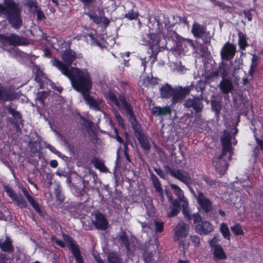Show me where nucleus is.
<instances>
[{"label": "nucleus", "instance_id": "3", "mask_svg": "<svg viewBox=\"0 0 263 263\" xmlns=\"http://www.w3.org/2000/svg\"><path fill=\"white\" fill-rule=\"evenodd\" d=\"M148 27L150 33L148 46L149 49L151 50L150 58H153L152 63H154L157 60L158 53L160 51L159 44L160 35H162L166 40L170 41L174 40L177 38V33L174 29H164L160 21L156 17H154L153 22L149 21Z\"/></svg>", "mask_w": 263, "mask_h": 263}, {"label": "nucleus", "instance_id": "47", "mask_svg": "<svg viewBox=\"0 0 263 263\" xmlns=\"http://www.w3.org/2000/svg\"><path fill=\"white\" fill-rule=\"evenodd\" d=\"M155 231L157 233H161L164 230V223L163 222L155 221Z\"/></svg>", "mask_w": 263, "mask_h": 263}, {"label": "nucleus", "instance_id": "60", "mask_svg": "<svg viewBox=\"0 0 263 263\" xmlns=\"http://www.w3.org/2000/svg\"><path fill=\"white\" fill-rule=\"evenodd\" d=\"M165 193L169 201H173V197L171 190L170 189H165Z\"/></svg>", "mask_w": 263, "mask_h": 263}, {"label": "nucleus", "instance_id": "12", "mask_svg": "<svg viewBox=\"0 0 263 263\" xmlns=\"http://www.w3.org/2000/svg\"><path fill=\"white\" fill-rule=\"evenodd\" d=\"M4 190L6 192L7 195L14 202L17 206L21 209H25L27 207V202L21 195H17L13 189L9 185H3Z\"/></svg>", "mask_w": 263, "mask_h": 263}, {"label": "nucleus", "instance_id": "45", "mask_svg": "<svg viewBox=\"0 0 263 263\" xmlns=\"http://www.w3.org/2000/svg\"><path fill=\"white\" fill-rule=\"evenodd\" d=\"M260 58L258 55L256 54H252V58L251 59V64L250 66V67L254 68H257L259 65V60Z\"/></svg>", "mask_w": 263, "mask_h": 263}, {"label": "nucleus", "instance_id": "53", "mask_svg": "<svg viewBox=\"0 0 263 263\" xmlns=\"http://www.w3.org/2000/svg\"><path fill=\"white\" fill-rule=\"evenodd\" d=\"M183 45H184L185 47L189 46L192 48H195V45L193 41L192 40L189 39L184 41V42L182 43L181 46H183Z\"/></svg>", "mask_w": 263, "mask_h": 263}, {"label": "nucleus", "instance_id": "33", "mask_svg": "<svg viewBox=\"0 0 263 263\" xmlns=\"http://www.w3.org/2000/svg\"><path fill=\"white\" fill-rule=\"evenodd\" d=\"M238 35V44L239 45V48L242 50H246V48L249 46L247 41L246 35L241 32H239Z\"/></svg>", "mask_w": 263, "mask_h": 263}, {"label": "nucleus", "instance_id": "50", "mask_svg": "<svg viewBox=\"0 0 263 263\" xmlns=\"http://www.w3.org/2000/svg\"><path fill=\"white\" fill-rule=\"evenodd\" d=\"M0 263H12V259L4 253H0Z\"/></svg>", "mask_w": 263, "mask_h": 263}, {"label": "nucleus", "instance_id": "28", "mask_svg": "<svg viewBox=\"0 0 263 263\" xmlns=\"http://www.w3.org/2000/svg\"><path fill=\"white\" fill-rule=\"evenodd\" d=\"M151 180L156 192L158 194L161 198H164L163 191L161 187V184L157 177L154 174H151Z\"/></svg>", "mask_w": 263, "mask_h": 263}, {"label": "nucleus", "instance_id": "30", "mask_svg": "<svg viewBox=\"0 0 263 263\" xmlns=\"http://www.w3.org/2000/svg\"><path fill=\"white\" fill-rule=\"evenodd\" d=\"M91 162L93 164L96 168L99 170L101 172H106L108 170L103 161L99 158H93L91 160Z\"/></svg>", "mask_w": 263, "mask_h": 263}, {"label": "nucleus", "instance_id": "52", "mask_svg": "<svg viewBox=\"0 0 263 263\" xmlns=\"http://www.w3.org/2000/svg\"><path fill=\"white\" fill-rule=\"evenodd\" d=\"M51 240L52 241H54L55 243L58 245L59 246H60V247L62 248H64L65 247V243H64V242L62 240H60V239H57L55 236H52L51 237Z\"/></svg>", "mask_w": 263, "mask_h": 263}, {"label": "nucleus", "instance_id": "39", "mask_svg": "<svg viewBox=\"0 0 263 263\" xmlns=\"http://www.w3.org/2000/svg\"><path fill=\"white\" fill-rule=\"evenodd\" d=\"M119 239L121 241L122 243L124 245L125 249L127 250H129L130 243L128 237L126 235V234L124 233L123 234L121 235L119 237Z\"/></svg>", "mask_w": 263, "mask_h": 263}, {"label": "nucleus", "instance_id": "13", "mask_svg": "<svg viewBox=\"0 0 263 263\" xmlns=\"http://www.w3.org/2000/svg\"><path fill=\"white\" fill-rule=\"evenodd\" d=\"M202 100V97L195 96L186 100L183 105L186 108H193L196 113H200L204 107Z\"/></svg>", "mask_w": 263, "mask_h": 263}, {"label": "nucleus", "instance_id": "37", "mask_svg": "<svg viewBox=\"0 0 263 263\" xmlns=\"http://www.w3.org/2000/svg\"><path fill=\"white\" fill-rule=\"evenodd\" d=\"M191 220H193L194 224H198L202 221V217L198 212L191 214L190 216H189L187 220L190 221Z\"/></svg>", "mask_w": 263, "mask_h": 263}, {"label": "nucleus", "instance_id": "36", "mask_svg": "<svg viewBox=\"0 0 263 263\" xmlns=\"http://www.w3.org/2000/svg\"><path fill=\"white\" fill-rule=\"evenodd\" d=\"M230 229L235 236L243 235L244 234L242 226L238 223L231 227Z\"/></svg>", "mask_w": 263, "mask_h": 263}, {"label": "nucleus", "instance_id": "35", "mask_svg": "<svg viewBox=\"0 0 263 263\" xmlns=\"http://www.w3.org/2000/svg\"><path fill=\"white\" fill-rule=\"evenodd\" d=\"M107 260L109 263H121V259L118 254L115 252L109 253L107 256Z\"/></svg>", "mask_w": 263, "mask_h": 263}, {"label": "nucleus", "instance_id": "11", "mask_svg": "<svg viewBox=\"0 0 263 263\" xmlns=\"http://www.w3.org/2000/svg\"><path fill=\"white\" fill-rule=\"evenodd\" d=\"M21 191L24 196L26 197L27 201L33 210L41 217H44L46 213V211L42 209L39 203L35 200V198L30 195L29 191L24 187L21 188Z\"/></svg>", "mask_w": 263, "mask_h": 263}, {"label": "nucleus", "instance_id": "17", "mask_svg": "<svg viewBox=\"0 0 263 263\" xmlns=\"http://www.w3.org/2000/svg\"><path fill=\"white\" fill-rule=\"evenodd\" d=\"M232 134L228 130H224L220 138L222 145V156L226 155L232 150Z\"/></svg>", "mask_w": 263, "mask_h": 263}, {"label": "nucleus", "instance_id": "23", "mask_svg": "<svg viewBox=\"0 0 263 263\" xmlns=\"http://www.w3.org/2000/svg\"><path fill=\"white\" fill-rule=\"evenodd\" d=\"M226 73L225 66L223 62H222L216 69L213 70L210 74L206 75L205 79L206 80H211L220 74L223 78L225 76Z\"/></svg>", "mask_w": 263, "mask_h": 263}, {"label": "nucleus", "instance_id": "49", "mask_svg": "<svg viewBox=\"0 0 263 263\" xmlns=\"http://www.w3.org/2000/svg\"><path fill=\"white\" fill-rule=\"evenodd\" d=\"M255 141L258 146L255 147L253 152L254 153H256V150H258V149H260L261 151H263V140L260 139L259 138L256 137Z\"/></svg>", "mask_w": 263, "mask_h": 263}, {"label": "nucleus", "instance_id": "44", "mask_svg": "<svg viewBox=\"0 0 263 263\" xmlns=\"http://www.w3.org/2000/svg\"><path fill=\"white\" fill-rule=\"evenodd\" d=\"M90 20L95 23L100 24L102 22V17L98 16L96 13H90L88 15Z\"/></svg>", "mask_w": 263, "mask_h": 263}, {"label": "nucleus", "instance_id": "46", "mask_svg": "<svg viewBox=\"0 0 263 263\" xmlns=\"http://www.w3.org/2000/svg\"><path fill=\"white\" fill-rule=\"evenodd\" d=\"M47 96L48 93L46 91H42L37 94L36 100L38 101L41 105H44L45 99L47 98Z\"/></svg>", "mask_w": 263, "mask_h": 263}, {"label": "nucleus", "instance_id": "40", "mask_svg": "<svg viewBox=\"0 0 263 263\" xmlns=\"http://www.w3.org/2000/svg\"><path fill=\"white\" fill-rule=\"evenodd\" d=\"M139 15V14L138 12H135L133 10H131L125 14L124 17L128 20L132 21L137 19Z\"/></svg>", "mask_w": 263, "mask_h": 263}, {"label": "nucleus", "instance_id": "27", "mask_svg": "<svg viewBox=\"0 0 263 263\" xmlns=\"http://www.w3.org/2000/svg\"><path fill=\"white\" fill-rule=\"evenodd\" d=\"M91 41V44L93 45L97 46L100 48H103L104 39L99 34H97L96 32H90L88 34Z\"/></svg>", "mask_w": 263, "mask_h": 263}, {"label": "nucleus", "instance_id": "1", "mask_svg": "<svg viewBox=\"0 0 263 263\" xmlns=\"http://www.w3.org/2000/svg\"><path fill=\"white\" fill-rule=\"evenodd\" d=\"M107 99L109 101L110 104H112L120 110H124L125 111L130 122L135 136L141 148L145 151H149L151 148L149 139L141 128L140 125H138L133 107L126 100L125 96L123 94L117 93L116 91L109 90L108 92Z\"/></svg>", "mask_w": 263, "mask_h": 263}, {"label": "nucleus", "instance_id": "57", "mask_svg": "<svg viewBox=\"0 0 263 263\" xmlns=\"http://www.w3.org/2000/svg\"><path fill=\"white\" fill-rule=\"evenodd\" d=\"M175 194L176 196H177L178 198L180 201H183L182 199L184 197L183 192L181 189L179 190L175 191Z\"/></svg>", "mask_w": 263, "mask_h": 263}, {"label": "nucleus", "instance_id": "41", "mask_svg": "<svg viewBox=\"0 0 263 263\" xmlns=\"http://www.w3.org/2000/svg\"><path fill=\"white\" fill-rule=\"evenodd\" d=\"M32 12L33 13H36L37 21H41L46 19L44 13L40 7L36 10H32Z\"/></svg>", "mask_w": 263, "mask_h": 263}, {"label": "nucleus", "instance_id": "19", "mask_svg": "<svg viewBox=\"0 0 263 263\" xmlns=\"http://www.w3.org/2000/svg\"><path fill=\"white\" fill-rule=\"evenodd\" d=\"M196 232L201 235H206L214 230V226L208 221H202L195 226Z\"/></svg>", "mask_w": 263, "mask_h": 263}, {"label": "nucleus", "instance_id": "7", "mask_svg": "<svg viewBox=\"0 0 263 263\" xmlns=\"http://www.w3.org/2000/svg\"><path fill=\"white\" fill-rule=\"evenodd\" d=\"M64 240L69 243V249L75 258L77 263H84L83 257L81 254L78 245L74 239L70 235L66 234L62 235Z\"/></svg>", "mask_w": 263, "mask_h": 263}, {"label": "nucleus", "instance_id": "48", "mask_svg": "<svg viewBox=\"0 0 263 263\" xmlns=\"http://www.w3.org/2000/svg\"><path fill=\"white\" fill-rule=\"evenodd\" d=\"M181 208L173 207L171 211L168 213L167 216L169 217H174L178 215L180 212Z\"/></svg>", "mask_w": 263, "mask_h": 263}, {"label": "nucleus", "instance_id": "18", "mask_svg": "<svg viewBox=\"0 0 263 263\" xmlns=\"http://www.w3.org/2000/svg\"><path fill=\"white\" fill-rule=\"evenodd\" d=\"M95 220L92 222L95 228L98 230H106L108 226V222L105 215L101 212H97L95 214Z\"/></svg>", "mask_w": 263, "mask_h": 263}, {"label": "nucleus", "instance_id": "6", "mask_svg": "<svg viewBox=\"0 0 263 263\" xmlns=\"http://www.w3.org/2000/svg\"><path fill=\"white\" fill-rule=\"evenodd\" d=\"M164 167L167 173L170 175L190 187V185L192 183V179L187 172L182 169H176L168 165H165Z\"/></svg>", "mask_w": 263, "mask_h": 263}, {"label": "nucleus", "instance_id": "26", "mask_svg": "<svg viewBox=\"0 0 263 263\" xmlns=\"http://www.w3.org/2000/svg\"><path fill=\"white\" fill-rule=\"evenodd\" d=\"M174 88L171 85L166 83L160 88V94L162 98L170 99L172 98Z\"/></svg>", "mask_w": 263, "mask_h": 263}, {"label": "nucleus", "instance_id": "42", "mask_svg": "<svg viewBox=\"0 0 263 263\" xmlns=\"http://www.w3.org/2000/svg\"><path fill=\"white\" fill-rule=\"evenodd\" d=\"M190 240L195 247H199L201 245L200 238L197 235L190 236Z\"/></svg>", "mask_w": 263, "mask_h": 263}, {"label": "nucleus", "instance_id": "56", "mask_svg": "<svg viewBox=\"0 0 263 263\" xmlns=\"http://www.w3.org/2000/svg\"><path fill=\"white\" fill-rule=\"evenodd\" d=\"M217 242V239L215 236H214L212 239L209 240V245L211 248L214 249L216 248V246L218 245L216 244Z\"/></svg>", "mask_w": 263, "mask_h": 263}, {"label": "nucleus", "instance_id": "55", "mask_svg": "<svg viewBox=\"0 0 263 263\" xmlns=\"http://www.w3.org/2000/svg\"><path fill=\"white\" fill-rule=\"evenodd\" d=\"M182 208H183L182 212H183V215L185 218L188 219L189 216H190L191 214L190 213L189 210L187 208V204L186 205L183 204L182 206Z\"/></svg>", "mask_w": 263, "mask_h": 263}, {"label": "nucleus", "instance_id": "58", "mask_svg": "<svg viewBox=\"0 0 263 263\" xmlns=\"http://www.w3.org/2000/svg\"><path fill=\"white\" fill-rule=\"evenodd\" d=\"M83 228L85 231H90L92 229V226L91 225L89 222H84L83 223Z\"/></svg>", "mask_w": 263, "mask_h": 263}, {"label": "nucleus", "instance_id": "14", "mask_svg": "<svg viewBox=\"0 0 263 263\" xmlns=\"http://www.w3.org/2000/svg\"><path fill=\"white\" fill-rule=\"evenodd\" d=\"M236 52V46L229 41L227 42L221 49V58L223 61H231L235 57Z\"/></svg>", "mask_w": 263, "mask_h": 263}, {"label": "nucleus", "instance_id": "38", "mask_svg": "<svg viewBox=\"0 0 263 263\" xmlns=\"http://www.w3.org/2000/svg\"><path fill=\"white\" fill-rule=\"evenodd\" d=\"M163 16L164 20L163 22H161V23H162V25H163V24H164V27H163V28L167 29H174L176 25V23H171L169 20V18L167 16H166L165 14H163Z\"/></svg>", "mask_w": 263, "mask_h": 263}, {"label": "nucleus", "instance_id": "5", "mask_svg": "<svg viewBox=\"0 0 263 263\" xmlns=\"http://www.w3.org/2000/svg\"><path fill=\"white\" fill-rule=\"evenodd\" d=\"M17 105L13 102L9 103L5 107L7 112L12 116L9 118V122L13 125L16 130L19 131L21 129L20 125H23L24 120L21 112L17 110Z\"/></svg>", "mask_w": 263, "mask_h": 263}, {"label": "nucleus", "instance_id": "15", "mask_svg": "<svg viewBox=\"0 0 263 263\" xmlns=\"http://www.w3.org/2000/svg\"><path fill=\"white\" fill-rule=\"evenodd\" d=\"M19 95L14 90H11L0 83V101L12 102L18 99Z\"/></svg>", "mask_w": 263, "mask_h": 263}, {"label": "nucleus", "instance_id": "16", "mask_svg": "<svg viewBox=\"0 0 263 263\" xmlns=\"http://www.w3.org/2000/svg\"><path fill=\"white\" fill-rule=\"evenodd\" d=\"M189 232L188 225L184 223H179L174 229L173 239L175 242L179 241L180 239L186 238Z\"/></svg>", "mask_w": 263, "mask_h": 263}, {"label": "nucleus", "instance_id": "22", "mask_svg": "<svg viewBox=\"0 0 263 263\" xmlns=\"http://www.w3.org/2000/svg\"><path fill=\"white\" fill-rule=\"evenodd\" d=\"M206 30V27L198 23L193 24L191 32L196 39H201L204 35Z\"/></svg>", "mask_w": 263, "mask_h": 263}, {"label": "nucleus", "instance_id": "63", "mask_svg": "<svg viewBox=\"0 0 263 263\" xmlns=\"http://www.w3.org/2000/svg\"><path fill=\"white\" fill-rule=\"evenodd\" d=\"M242 84L243 86L250 87L251 85L248 78L243 77L242 79Z\"/></svg>", "mask_w": 263, "mask_h": 263}, {"label": "nucleus", "instance_id": "59", "mask_svg": "<svg viewBox=\"0 0 263 263\" xmlns=\"http://www.w3.org/2000/svg\"><path fill=\"white\" fill-rule=\"evenodd\" d=\"M55 196L60 201L63 202L64 200V197L63 195L61 193L60 191L57 190L55 193Z\"/></svg>", "mask_w": 263, "mask_h": 263}, {"label": "nucleus", "instance_id": "2", "mask_svg": "<svg viewBox=\"0 0 263 263\" xmlns=\"http://www.w3.org/2000/svg\"><path fill=\"white\" fill-rule=\"evenodd\" d=\"M52 62L53 66L70 80L72 87L76 91L82 95L90 92L92 87V81L90 73L86 69L69 68L56 59L52 60Z\"/></svg>", "mask_w": 263, "mask_h": 263}, {"label": "nucleus", "instance_id": "8", "mask_svg": "<svg viewBox=\"0 0 263 263\" xmlns=\"http://www.w3.org/2000/svg\"><path fill=\"white\" fill-rule=\"evenodd\" d=\"M197 203L199 205L198 209L201 212L208 214L212 211L213 204L211 200L206 198L202 192L198 191L196 197Z\"/></svg>", "mask_w": 263, "mask_h": 263}, {"label": "nucleus", "instance_id": "64", "mask_svg": "<svg viewBox=\"0 0 263 263\" xmlns=\"http://www.w3.org/2000/svg\"><path fill=\"white\" fill-rule=\"evenodd\" d=\"M104 28H106L109 24L110 21L107 17H102V22Z\"/></svg>", "mask_w": 263, "mask_h": 263}, {"label": "nucleus", "instance_id": "43", "mask_svg": "<svg viewBox=\"0 0 263 263\" xmlns=\"http://www.w3.org/2000/svg\"><path fill=\"white\" fill-rule=\"evenodd\" d=\"M26 5L31 9L36 10L39 7L37 6L36 0H26Z\"/></svg>", "mask_w": 263, "mask_h": 263}, {"label": "nucleus", "instance_id": "62", "mask_svg": "<svg viewBox=\"0 0 263 263\" xmlns=\"http://www.w3.org/2000/svg\"><path fill=\"white\" fill-rule=\"evenodd\" d=\"M179 21L180 23H182L186 26L189 25V21H187V18L186 16H179Z\"/></svg>", "mask_w": 263, "mask_h": 263}, {"label": "nucleus", "instance_id": "54", "mask_svg": "<svg viewBox=\"0 0 263 263\" xmlns=\"http://www.w3.org/2000/svg\"><path fill=\"white\" fill-rule=\"evenodd\" d=\"M154 170L155 172L157 173V174L160 176V178H161L162 179L165 178V173L160 167H158V168L154 167Z\"/></svg>", "mask_w": 263, "mask_h": 263}, {"label": "nucleus", "instance_id": "34", "mask_svg": "<svg viewBox=\"0 0 263 263\" xmlns=\"http://www.w3.org/2000/svg\"><path fill=\"white\" fill-rule=\"evenodd\" d=\"M220 231L221 233L222 234L223 237L228 240H230L231 239V234L230 232V230L227 224L225 223H222L220 228Z\"/></svg>", "mask_w": 263, "mask_h": 263}, {"label": "nucleus", "instance_id": "9", "mask_svg": "<svg viewBox=\"0 0 263 263\" xmlns=\"http://www.w3.org/2000/svg\"><path fill=\"white\" fill-rule=\"evenodd\" d=\"M0 39L6 41L10 45L13 46H25L29 44V40L27 38L15 33H11L9 36L1 34Z\"/></svg>", "mask_w": 263, "mask_h": 263}, {"label": "nucleus", "instance_id": "29", "mask_svg": "<svg viewBox=\"0 0 263 263\" xmlns=\"http://www.w3.org/2000/svg\"><path fill=\"white\" fill-rule=\"evenodd\" d=\"M171 113V109L170 106L164 107L155 106L153 108L152 114L154 115H166Z\"/></svg>", "mask_w": 263, "mask_h": 263}, {"label": "nucleus", "instance_id": "32", "mask_svg": "<svg viewBox=\"0 0 263 263\" xmlns=\"http://www.w3.org/2000/svg\"><path fill=\"white\" fill-rule=\"evenodd\" d=\"M211 109L215 113V116L217 119L220 117L222 106L221 102L216 100L211 101Z\"/></svg>", "mask_w": 263, "mask_h": 263}, {"label": "nucleus", "instance_id": "24", "mask_svg": "<svg viewBox=\"0 0 263 263\" xmlns=\"http://www.w3.org/2000/svg\"><path fill=\"white\" fill-rule=\"evenodd\" d=\"M219 88L223 94H228L233 89V85L230 79L223 77L220 83Z\"/></svg>", "mask_w": 263, "mask_h": 263}, {"label": "nucleus", "instance_id": "20", "mask_svg": "<svg viewBox=\"0 0 263 263\" xmlns=\"http://www.w3.org/2000/svg\"><path fill=\"white\" fill-rule=\"evenodd\" d=\"M61 58L64 62L63 64L70 68V66L76 59V53L74 51L69 49L62 53Z\"/></svg>", "mask_w": 263, "mask_h": 263}, {"label": "nucleus", "instance_id": "10", "mask_svg": "<svg viewBox=\"0 0 263 263\" xmlns=\"http://www.w3.org/2000/svg\"><path fill=\"white\" fill-rule=\"evenodd\" d=\"M191 91L190 86H178L174 88L171 98V102L173 104L181 103Z\"/></svg>", "mask_w": 263, "mask_h": 263}, {"label": "nucleus", "instance_id": "21", "mask_svg": "<svg viewBox=\"0 0 263 263\" xmlns=\"http://www.w3.org/2000/svg\"><path fill=\"white\" fill-rule=\"evenodd\" d=\"M12 240L8 236L5 239H0V249L3 252L12 253L14 251V247L12 244Z\"/></svg>", "mask_w": 263, "mask_h": 263}, {"label": "nucleus", "instance_id": "51", "mask_svg": "<svg viewBox=\"0 0 263 263\" xmlns=\"http://www.w3.org/2000/svg\"><path fill=\"white\" fill-rule=\"evenodd\" d=\"M253 10V9H250L249 10H244L243 14L246 18H247L249 22H251L252 20V14L251 11Z\"/></svg>", "mask_w": 263, "mask_h": 263}, {"label": "nucleus", "instance_id": "31", "mask_svg": "<svg viewBox=\"0 0 263 263\" xmlns=\"http://www.w3.org/2000/svg\"><path fill=\"white\" fill-rule=\"evenodd\" d=\"M213 256L215 259L223 260L227 258V255L223 248L220 245L216 246L214 249Z\"/></svg>", "mask_w": 263, "mask_h": 263}, {"label": "nucleus", "instance_id": "61", "mask_svg": "<svg viewBox=\"0 0 263 263\" xmlns=\"http://www.w3.org/2000/svg\"><path fill=\"white\" fill-rule=\"evenodd\" d=\"M115 133L116 134V139L117 141H118L120 144H123L124 141L121 137H120L118 134V132L117 129H115Z\"/></svg>", "mask_w": 263, "mask_h": 263}, {"label": "nucleus", "instance_id": "25", "mask_svg": "<svg viewBox=\"0 0 263 263\" xmlns=\"http://www.w3.org/2000/svg\"><path fill=\"white\" fill-rule=\"evenodd\" d=\"M82 96L90 108L95 110H100L99 102L90 95V92L85 93L82 95Z\"/></svg>", "mask_w": 263, "mask_h": 263}, {"label": "nucleus", "instance_id": "4", "mask_svg": "<svg viewBox=\"0 0 263 263\" xmlns=\"http://www.w3.org/2000/svg\"><path fill=\"white\" fill-rule=\"evenodd\" d=\"M21 9L14 0H4L3 5L0 4V15H5L11 27L15 29H20L23 25Z\"/></svg>", "mask_w": 263, "mask_h": 263}]
</instances>
